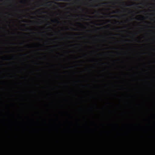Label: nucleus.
Here are the masks:
<instances>
[{
    "mask_svg": "<svg viewBox=\"0 0 155 155\" xmlns=\"http://www.w3.org/2000/svg\"><path fill=\"white\" fill-rule=\"evenodd\" d=\"M51 21L52 22L54 23H56V22L58 23L59 22L58 21V20L57 19H55V20H51Z\"/></svg>",
    "mask_w": 155,
    "mask_h": 155,
    "instance_id": "nucleus-1",
    "label": "nucleus"
},
{
    "mask_svg": "<svg viewBox=\"0 0 155 155\" xmlns=\"http://www.w3.org/2000/svg\"><path fill=\"white\" fill-rule=\"evenodd\" d=\"M71 0H56V1H66L67 2H69Z\"/></svg>",
    "mask_w": 155,
    "mask_h": 155,
    "instance_id": "nucleus-2",
    "label": "nucleus"
},
{
    "mask_svg": "<svg viewBox=\"0 0 155 155\" xmlns=\"http://www.w3.org/2000/svg\"><path fill=\"white\" fill-rule=\"evenodd\" d=\"M51 2L54 3L55 4H58V3H56V2H46V4H47L48 3H51Z\"/></svg>",
    "mask_w": 155,
    "mask_h": 155,
    "instance_id": "nucleus-3",
    "label": "nucleus"
},
{
    "mask_svg": "<svg viewBox=\"0 0 155 155\" xmlns=\"http://www.w3.org/2000/svg\"><path fill=\"white\" fill-rule=\"evenodd\" d=\"M27 31H31V30L29 29V28H27Z\"/></svg>",
    "mask_w": 155,
    "mask_h": 155,
    "instance_id": "nucleus-4",
    "label": "nucleus"
},
{
    "mask_svg": "<svg viewBox=\"0 0 155 155\" xmlns=\"http://www.w3.org/2000/svg\"><path fill=\"white\" fill-rule=\"evenodd\" d=\"M118 17L117 16H111V18H114V17Z\"/></svg>",
    "mask_w": 155,
    "mask_h": 155,
    "instance_id": "nucleus-5",
    "label": "nucleus"
},
{
    "mask_svg": "<svg viewBox=\"0 0 155 155\" xmlns=\"http://www.w3.org/2000/svg\"><path fill=\"white\" fill-rule=\"evenodd\" d=\"M118 12H113V13H118Z\"/></svg>",
    "mask_w": 155,
    "mask_h": 155,
    "instance_id": "nucleus-6",
    "label": "nucleus"
},
{
    "mask_svg": "<svg viewBox=\"0 0 155 155\" xmlns=\"http://www.w3.org/2000/svg\"><path fill=\"white\" fill-rule=\"evenodd\" d=\"M20 3H22V1H20Z\"/></svg>",
    "mask_w": 155,
    "mask_h": 155,
    "instance_id": "nucleus-7",
    "label": "nucleus"
},
{
    "mask_svg": "<svg viewBox=\"0 0 155 155\" xmlns=\"http://www.w3.org/2000/svg\"><path fill=\"white\" fill-rule=\"evenodd\" d=\"M104 28H107V27H106V26H105V27H104Z\"/></svg>",
    "mask_w": 155,
    "mask_h": 155,
    "instance_id": "nucleus-8",
    "label": "nucleus"
},
{
    "mask_svg": "<svg viewBox=\"0 0 155 155\" xmlns=\"http://www.w3.org/2000/svg\"><path fill=\"white\" fill-rule=\"evenodd\" d=\"M137 20H139V19H137Z\"/></svg>",
    "mask_w": 155,
    "mask_h": 155,
    "instance_id": "nucleus-9",
    "label": "nucleus"
},
{
    "mask_svg": "<svg viewBox=\"0 0 155 155\" xmlns=\"http://www.w3.org/2000/svg\"><path fill=\"white\" fill-rule=\"evenodd\" d=\"M128 41V40H126V41Z\"/></svg>",
    "mask_w": 155,
    "mask_h": 155,
    "instance_id": "nucleus-10",
    "label": "nucleus"
}]
</instances>
